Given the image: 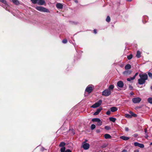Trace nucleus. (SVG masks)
I'll list each match as a JSON object with an SVG mask.
<instances>
[{"mask_svg": "<svg viewBox=\"0 0 152 152\" xmlns=\"http://www.w3.org/2000/svg\"><path fill=\"white\" fill-rule=\"evenodd\" d=\"M34 4H37L39 5H45V3L44 0H31Z\"/></svg>", "mask_w": 152, "mask_h": 152, "instance_id": "nucleus-1", "label": "nucleus"}, {"mask_svg": "<svg viewBox=\"0 0 152 152\" xmlns=\"http://www.w3.org/2000/svg\"><path fill=\"white\" fill-rule=\"evenodd\" d=\"M35 8L37 10L43 12H50V11L48 10L44 7L41 6H37Z\"/></svg>", "mask_w": 152, "mask_h": 152, "instance_id": "nucleus-2", "label": "nucleus"}, {"mask_svg": "<svg viewBox=\"0 0 152 152\" xmlns=\"http://www.w3.org/2000/svg\"><path fill=\"white\" fill-rule=\"evenodd\" d=\"M111 91L108 89H105L102 92V95L105 96H107L110 95L111 94Z\"/></svg>", "mask_w": 152, "mask_h": 152, "instance_id": "nucleus-3", "label": "nucleus"}, {"mask_svg": "<svg viewBox=\"0 0 152 152\" xmlns=\"http://www.w3.org/2000/svg\"><path fill=\"white\" fill-rule=\"evenodd\" d=\"M93 87L94 86L92 85H90L86 87L85 91L90 94L92 91Z\"/></svg>", "mask_w": 152, "mask_h": 152, "instance_id": "nucleus-4", "label": "nucleus"}, {"mask_svg": "<svg viewBox=\"0 0 152 152\" xmlns=\"http://www.w3.org/2000/svg\"><path fill=\"white\" fill-rule=\"evenodd\" d=\"M102 102V101L101 100H99L98 102H96L91 106V107L93 108H95L99 107L101 105Z\"/></svg>", "mask_w": 152, "mask_h": 152, "instance_id": "nucleus-5", "label": "nucleus"}, {"mask_svg": "<svg viewBox=\"0 0 152 152\" xmlns=\"http://www.w3.org/2000/svg\"><path fill=\"white\" fill-rule=\"evenodd\" d=\"M82 146L84 150H87L89 148L90 145L88 143H86V142H83L82 144Z\"/></svg>", "mask_w": 152, "mask_h": 152, "instance_id": "nucleus-6", "label": "nucleus"}, {"mask_svg": "<svg viewBox=\"0 0 152 152\" xmlns=\"http://www.w3.org/2000/svg\"><path fill=\"white\" fill-rule=\"evenodd\" d=\"M141 100V99L140 97H135L132 99L133 102L135 104L139 103Z\"/></svg>", "mask_w": 152, "mask_h": 152, "instance_id": "nucleus-7", "label": "nucleus"}, {"mask_svg": "<svg viewBox=\"0 0 152 152\" xmlns=\"http://www.w3.org/2000/svg\"><path fill=\"white\" fill-rule=\"evenodd\" d=\"M139 75L140 78L145 80V81L148 79V75L146 74H140Z\"/></svg>", "mask_w": 152, "mask_h": 152, "instance_id": "nucleus-8", "label": "nucleus"}, {"mask_svg": "<svg viewBox=\"0 0 152 152\" xmlns=\"http://www.w3.org/2000/svg\"><path fill=\"white\" fill-rule=\"evenodd\" d=\"M134 145L135 146H138L141 148H143L144 147V145L143 144L137 142H134Z\"/></svg>", "mask_w": 152, "mask_h": 152, "instance_id": "nucleus-9", "label": "nucleus"}, {"mask_svg": "<svg viewBox=\"0 0 152 152\" xmlns=\"http://www.w3.org/2000/svg\"><path fill=\"white\" fill-rule=\"evenodd\" d=\"M124 85L123 82L121 81H119L117 83V86L118 87L122 88Z\"/></svg>", "mask_w": 152, "mask_h": 152, "instance_id": "nucleus-10", "label": "nucleus"}, {"mask_svg": "<svg viewBox=\"0 0 152 152\" xmlns=\"http://www.w3.org/2000/svg\"><path fill=\"white\" fill-rule=\"evenodd\" d=\"M145 81L141 78H140L138 80V83L140 85H142L145 82Z\"/></svg>", "mask_w": 152, "mask_h": 152, "instance_id": "nucleus-11", "label": "nucleus"}, {"mask_svg": "<svg viewBox=\"0 0 152 152\" xmlns=\"http://www.w3.org/2000/svg\"><path fill=\"white\" fill-rule=\"evenodd\" d=\"M129 137H126L125 136H122L120 137V139H122L126 141L129 139Z\"/></svg>", "mask_w": 152, "mask_h": 152, "instance_id": "nucleus-12", "label": "nucleus"}, {"mask_svg": "<svg viewBox=\"0 0 152 152\" xmlns=\"http://www.w3.org/2000/svg\"><path fill=\"white\" fill-rule=\"evenodd\" d=\"M66 145V143L64 142H61L60 144L59 145V146L60 147H61L60 149V151H61V149L63 148H66L65 147V146Z\"/></svg>", "mask_w": 152, "mask_h": 152, "instance_id": "nucleus-13", "label": "nucleus"}, {"mask_svg": "<svg viewBox=\"0 0 152 152\" xmlns=\"http://www.w3.org/2000/svg\"><path fill=\"white\" fill-rule=\"evenodd\" d=\"M102 108H98L96 111L94 112V115H98L99 113V112L101 111V110H102Z\"/></svg>", "mask_w": 152, "mask_h": 152, "instance_id": "nucleus-14", "label": "nucleus"}, {"mask_svg": "<svg viewBox=\"0 0 152 152\" xmlns=\"http://www.w3.org/2000/svg\"><path fill=\"white\" fill-rule=\"evenodd\" d=\"M56 7L58 9H61L63 7V5L62 4L58 3L56 4Z\"/></svg>", "mask_w": 152, "mask_h": 152, "instance_id": "nucleus-15", "label": "nucleus"}, {"mask_svg": "<svg viewBox=\"0 0 152 152\" xmlns=\"http://www.w3.org/2000/svg\"><path fill=\"white\" fill-rule=\"evenodd\" d=\"M132 72V71L130 70H126L125 71H124L123 73L124 75H129L131 74V73Z\"/></svg>", "mask_w": 152, "mask_h": 152, "instance_id": "nucleus-16", "label": "nucleus"}, {"mask_svg": "<svg viewBox=\"0 0 152 152\" xmlns=\"http://www.w3.org/2000/svg\"><path fill=\"white\" fill-rule=\"evenodd\" d=\"M66 148H62L61 150V152H72V151L70 149H67L66 150Z\"/></svg>", "mask_w": 152, "mask_h": 152, "instance_id": "nucleus-17", "label": "nucleus"}, {"mask_svg": "<svg viewBox=\"0 0 152 152\" xmlns=\"http://www.w3.org/2000/svg\"><path fill=\"white\" fill-rule=\"evenodd\" d=\"M110 111L112 112H114L118 110V108L116 107H113L110 108Z\"/></svg>", "mask_w": 152, "mask_h": 152, "instance_id": "nucleus-18", "label": "nucleus"}, {"mask_svg": "<svg viewBox=\"0 0 152 152\" xmlns=\"http://www.w3.org/2000/svg\"><path fill=\"white\" fill-rule=\"evenodd\" d=\"M136 56L138 58H140L141 56V53L139 50L137 51Z\"/></svg>", "mask_w": 152, "mask_h": 152, "instance_id": "nucleus-19", "label": "nucleus"}, {"mask_svg": "<svg viewBox=\"0 0 152 152\" xmlns=\"http://www.w3.org/2000/svg\"><path fill=\"white\" fill-rule=\"evenodd\" d=\"M129 113L130 114V115H131V117H136L137 116V115L136 114L132 112L131 111H130L129 112Z\"/></svg>", "mask_w": 152, "mask_h": 152, "instance_id": "nucleus-20", "label": "nucleus"}, {"mask_svg": "<svg viewBox=\"0 0 152 152\" xmlns=\"http://www.w3.org/2000/svg\"><path fill=\"white\" fill-rule=\"evenodd\" d=\"M104 138L106 139H110L111 136L108 134H105L104 135Z\"/></svg>", "mask_w": 152, "mask_h": 152, "instance_id": "nucleus-21", "label": "nucleus"}, {"mask_svg": "<svg viewBox=\"0 0 152 152\" xmlns=\"http://www.w3.org/2000/svg\"><path fill=\"white\" fill-rule=\"evenodd\" d=\"M131 65L130 64H129L126 65L125 67V68L126 70L129 69H131Z\"/></svg>", "mask_w": 152, "mask_h": 152, "instance_id": "nucleus-22", "label": "nucleus"}, {"mask_svg": "<svg viewBox=\"0 0 152 152\" xmlns=\"http://www.w3.org/2000/svg\"><path fill=\"white\" fill-rule=\"evenodd\" d=\"M13 2L16 5L19 4V3L18 0H12Z\"/></svg>", "mask_w": 152, "mask_h": 152, "instance_id": "nucleus-23", "label": "nucleus"}, {"mask_svg": "<svg viewBox=\"0 0 152 152\" xmlns=\"http://www.w3.org/2000/svg\"><path fill=\"white\" fill-rule=\"evenodd\" d=\"M114 88V85H111L109 86L108 90H109L110 91H111V90H113Z\"/></svg>", "mask_w": 152, "mask_h": 152, "instance_id": "nucleus-24", "label": "nucleus"}, {"mask_svg": "<svg viewBox=\"0 0 152 152\" xmlns=\"http://www.w3.org/2000/svg\"><path fill=\"white\" fill-rule=\"evenodd\" d=\"M109 120L110 121H112L113 122H115L116 120V118L112 117H110L109 118Z\"/></svg>", "mask_w": 152, "mask_h": 152, "instance_id": "nucleus-25", "label": "nucleus"}, {"mask_svg": "<svg viewBox=\"0 0 152 152\" xmlns=\"http://www.w3.org/2000/svg\"><path fill=\"white\" fill-rule=\"evenodd\" d=\"M100 120V119L99 118H93L92 119V121L93 122H98L99 121V120Z\"/></svg>", "mask_w": 152, "mask_h": 152, "instance_id": "nucleus-26", "label": "nucleus"}, {"mask_svg": "<svg viewBox=\"0 0 152 152\" xmlns=\"http://www.w3.org/2000/svg\"><path fill=\"white\" fill-rule=\"evenodd\" d=\"M102 124V122L100 119L99 121L97 122V125L98 126H100Z\"/></svg>", "mask_w": 152, "mask_h": 152, "instance_id": "nucleus-27", "label": "nucleus"}, {"mask_svg": "<svg viewBox=\"0 0 152 152\" xmlns=\"http://www.w3.org/2000/svg\"><path fill=\"white\" fill-rule=\"evenodd\" d=\"M148 101L149 103L152 104V98L150 97L148 98Z\"/></svg>", "mask_w": 152, "mask_h": 152, "instance_id": "nucleus-28", "label": "nucleus"}, {"mask_svg": "<svg viewBox=\"0 0 152 152\" xmlns=\"http://www.w3.org/2000/svg\"><path fill=\"white\" fill-rule=\"evenodd\" d=\"M125 117L128 118H131V115H130L128 114H126L125 115Z\"/></svg>", "mask_w": 152, "mask_h": 152, "instance_id": "nucleus-29", "label": "nucleus"}, {"mask_svg": "<svg viewBox=\"0 0 152 152\" xmlns=\"http://www.w3.org/2000/svg\"><path fill=\"white\" fill-rule=\"evenodd\" d=\"M135 78H134V77H130L129 78H127V80L128 81H130L131 80H133Z\"/></svg>", "mask_w": 152, "mask_h": 152, "instance_id": "nucleus-30", "label": "nucleus"}, {"mask_svg": "<svg viewBox=\"0 0 152 152\" xmlns=\"http://www.w3.org/2000/svg\"><path fill=\"white\" fill-rule=\"evenodd\" d=\"M132 57L133 56L132 54H130L127 56V58L128 60L131 59L132 58Z\"/></svg>", "mask_w": 152, "mask_h": 152, "instance_id": "nucleus-31", "label": "nucleus"}, {"mask_svg": "<svg viewBox=\"0 0 152 152\" xmlns=\"http://www.w3.org/2000/svg\"><path fill=\"white\" fill-rule=\"evenodd\" d=\"M95 127H96V126H95V125H94V124H92L91 126V130H93L95 128Z\"/></svg>", "mask_w": 152, "mask_h": 152, "instance_id": "nucleus-32", "label": "nucleus"}, {"mask_svg": "<svg viewBox=\"0 0 152 152\" xmlns=\"http://www.w3.org/2000/svg\"><path fill=\"white\" fill-rule=\"evenodd\" d=\"M0 2H1L7 5V2L5 0H0Z\"/></svg>", "mask_w": 152, "mask_h": 152, "instance_id": "nucleus-33", "label": "nucleus"}, {"mask_svg": "<svg viewBox=\"0 0 152 152\" xmlns=\"http://www.w3.org/2000/svg\"><path fill=\"white\" fill-rule=\"evenodd\" d=\"M110 21V18L109 16H107L106 19V21L108 22H109Z\"/></svg>", "mask_w": 152, "mask_h": 152, "instance_id": "nucleus-34", "label": "nucleus"}, {"mask_svg": "<svg viewBox=\"0 0 152 152\" xmlns=\"http://www.w3.org/2000/svg\"><path fill=\"white\" fill-rule=\"evenodd\" d=\"M67 42V40L66 39H65L62 41V42L64 44L66 43Z\"/></svg>", "mask_w": 152, "mask_h": 152, "instance_id": "nucleus-35", "label": "nucleus"}, {"mask_svg": "<svg viewBox=\"0 0 152 152\" xmlns=\"http://www.w3.org/2000/svg\"><path fill=\"white\" fill-rule=\"evenodd\" d=\"M148 75L149 77L151 78H152V73L148 72Z\"/></svg>", "mask_w": 152, "mask_h": 152, "instance_id": "nucleus-36", "label": "nucleus"}, {"mask_svg": "<svg viewBox=\"0 0 152 152\" xmlns=\"http://www.w3.org/2000/svg\"><path fill=\"white\" fill-rule=\"evenodd\" d=\"M104 128L106 130H109L110 129V127L109 126H105Z\"/></svg>", "mask_w": 152, "mask_h": 152, "instance_id": "nucleus-37", "label": "nucleus"}, {"mask_svg": "<svg viewBox=\"0 0 152 152\" xmlns=\"http://www.w3.org/2000/svg\"><path fill=\"white\" fill-rule=\"evenodd\" d=\"M129 88L131 90H132L133 89V87L131 85H129Z\"/></svg>", "mask_w": 152, "mask_h": 152, "instance_id": "nucleus-38", "label": "nucleus"}, {"mask_svg": "<svg viewBox=\"0 0 152 152\" xmlns=\"http://www.w3.org/2000/svg\"><path fill=\"white\" fill-rule=\"evenodd\" d=\"M110 114V110H109L107 111L106 113V114L107 115H109Z\"/></svg>", "mask_w": 152, "mask_h": 152, "instance_id": "nucleus-39", "label": "nucleus"}, {"mask_svg": "<svg viewBox=\"0 0 152 152\" xmlns=\"http://www.w3.org/2000/svg\"><path fill=\"white\" fill-rule=\"evenodd\" d=\"M72 41H74V40L73 39H72V40H69V41L70 43H72L73 44V45H74V46H75V44L73 42H72Z\"/></svg>", "mask_w": 152, "mask_h": 152, "instance_id": "nucleus-40", "label": "nucleus"}, {"mask_svg": "<svg viewBox=\"0 0 152 152\" xmlns=\"http://www.w3.org/2000/svg\"><path fill=\"white\" fill-rule=\"evenodd\" d=\"M133 136L136 137L138 136V134H135L133 135Z\"/></svg>", "mask_w": 152, "mask_h": 152, "instance_id": "nucleus-41", "label": "nucleus"}, {"mask_svg": "<svg viewBox=\"0 0 152 152\" xmlns=\"http://www.w3.org/2000/svg\"><path fill=\"white\" fill-rule=\"evenodd\" d=\"M147 129H144V132H145V135L147 136V137H148V136L147 135V134H146V133H147Z\"/></svg>", "mask_w": 152, "mask_h": 152, "instance_id": "nucleus-42", "label": "nucleus"}, {"mask_svg": "<svg viewBox=\"0 0 152 152\" xmlns=\"http://www.w3.org/2000/svg\"><path fill=\"white\" fill-rule=\"evenodd\" d=\"M138 73L137 72L135 74V75L133 77H134V78H135V77L138 75Z\"/></svg>", "mask_w": 152, "mask_h": 152, "instance_id": "nucleus-43", "label": "nucleus"}, {"mask_svg": "<svg viewBox=\"0 0 152 152\" xmlns=\"http://www.w3.org/2000/svg\"><path fill=\"white\" fill-rule=\"evenodd\" d=\"M125 130L127 132L129 130V129L128 128V127L125 128Z\"/></svg>", "mask_w": 152, "mask_h": 152, "instance_id": "nucleus-44", "label": "nucleus"}, {"mask_svg": "<svg viewBox=\"0 0 152 152\" xmlns=\"http://www.w3.org/2000/svg\"><path fill=\"white\" fill-rule=\"evenodd\" d=\"M134 152H139V150L138 149H136L134 150Z\"/></svg>", "mask_w": 152, "mask_h": 152, "instance_id": "nucleus-45", "label": "nucleus"}, {"mask_svg": "<svg viewBox=\"0 0 152 152\" xmlns=\"http://www.w3.org/2000/svg\"><path fill=\"white\" fill-rule=\"evenodd\" d=\"M122 152H127L126 150L125 149H124L123 150V151H122Z\"/></svg>", "mask_w": 152, "mask_h": 152, "instance_id": "nucleus-46", "label": "nucleus"}, {"mask_svg": "<svg viewBox=\"0 0 152 152\" xmlns=\"http://www.w3.org/2000/svg\"><path fill=\"white\" fill-rule=\"evenodd\" d=\"M94 32L95 34H96L97 33L96 31V29H94Z\"/></svg>", "mask_w": 152, "mask_h": 152, "instance_id": "nucleus-47", "label": "nucleus"}, {"mask_svg": "<svg viewBox=\"0 0 152 152\" xmlns=\"http://www.w3.org/2000/svg\"><path fill=\"white\" fill-rule=\"evenodd\" d=\"M96 132H97V133H99V132H100V130H96Z\"/></svg>", "mask_w": 152, "mask_h": 152, "instance_id": "nucleus-48", "label": "nucleus"}, {"mask_svg": "<svg viewBox=\"0 0 152 152\" xmlns=\"http://www.w3.org/2000/svg\"><path fill=\"white\" fill-rule=\"evenodd\" d=\"M130 94L131 95H132L134 94L133 92H132L130 93Z\"/></svg>", "mask_w": 152, "mask_h": 152, "instance_id": "nucleus-49", "label": "nucleus"}, {"mask_svg": "<svg viewBox=\"0 0 152 152\" xmlns=\"http://www.w3.org/2000/svg\"><path fill=\"white\" fill-rule=\"evenodd\" d=\"M106 147V146L105 145H103V146H102V148H104L105 147Z\"/></svg>", "mask_w": 152, "mask_h": 152, "instance_id": "nucleus-50", "label": "nucleus"}, {"mask_svg": "<svg viewBox=\"0 0 152 152\" xmlns=\"http://www.w3.org/2000/svg\"><path fill=\"white\" fill-rule=\"evenodd\" d=\"M75 2L76 3H78V1H77V0L75 1Z\"/></svg>", "mask_w": 152, "mask_h": 152, "instance_id": "nucleus-51", "label": "nucleus"}, {"mask_svg": "<svg viewBox=\"0 0 152 152\" xmlns=\"http://www.w3.org/2000/svg\"><path fill=\"white\" fill-rule=\"evenodd\" d=\"M126 1H132V0H126Z\"/></svg>", "mask_w": 152, "mask_h": 152, "instance_id": "nucleus-52", "label": "nucleus"}, {"mask_svg": "<svg viewBox=\"0 0 152 152\" xmlns=\"http://www.w3.org/2000/svg\"><path fill=\"white\" fill-rule=\"evenodd\" d=\"M150 145H152V142L150 143Z\"/></svg>", "mask_w": 152, "mask_h": 152, "instance_id": "nucleus-53", "label": "nucleus"}, {"mask_svg": "<svg viewBox=\"0 0 152 152\" xmlns=\"http://www.w3.org/2000/svg\"><path fill=\"white\" fill-rule=\"evenodd\" d=\"M151 89L152 90V86H151Z\"/></svg>", "mask_w": 152, "mask_h": 152, "instance_id": "nucleus-54", "label": "nucleus"}, {"mask_svg": "<svg viewBox=\"0 0 152 152\" xmlns=\"http://www.w3.org/2000/svg\"><path fill=\"white\" fill-rule=\"evenodd\" d=\"M87 140H86L85 141V142H87Z\"/></svg>", "mask_w": 152, "mask_h": 152, "instance_id": "nucleus-55", "label": "nucleus"}]
</instances>
